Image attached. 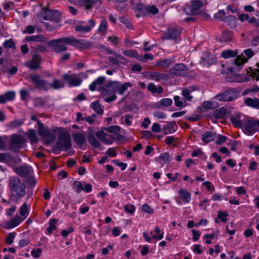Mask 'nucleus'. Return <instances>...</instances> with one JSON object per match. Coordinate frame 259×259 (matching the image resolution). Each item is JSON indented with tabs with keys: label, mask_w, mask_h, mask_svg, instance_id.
I'll return each instance as SVG.
<instances>
[{
	"label": "nucleus",
	"mask_w": 259,
	"mask_h": 259,
	"mask_svg": "<svg viewBox=\"0 0 259 259\" xmlns=\"http://www.w3.org/2000/svg\"><path fill=\"white\" fill-rule=\"evenodd\" d=\"M47 44L53 48V51L56 53L65 52L68 49L66 46L67 45L82 48H86L90 46L89 41L84 39H77L73 36L52 39L49 41Z\"/></svg>",
	"instance_id": "f257e3e1"
},
{
	"label": "nucleus",
	"mask_w": 259,
	"mask_h": 259,
	"mask_svg": "<svg viewBox=\"0 0 259 259\" xmlns=\"http://www.w3.org/2000/svg\"><path fill=\"white\" fill-rule=\"evenodd\" d=\"M132 84L130 82H125L120 84L118 81H113L108 83L106 89L101 90V95L104 101L107 103L114 101L116 99L115 93L122 95Z\"/></svg>",
	"instance_id": "f03ea898"
},
{
	"label": "nucleus",
	"mask_w": 259,
	"mask_h": 259,
	"mask_svg": "<svg viewBox=\"0 0 259 259\" xmlns=\"http://www.w3.org/2000/svg\"><path fill=\"white\" fill-rule=\"evenodd\" d=\"M8 186L11 200L18 203L26 195L25 184L18 177H11L8 180Z\"/></svg>",
	"instance_id": "7ed1b4c3"
},
{
	"label": "nucleus",
	"mask_w": 259,
	"mask_h": 259,
	"mask_svg": "<svg viewBox=\"0 0 259 259\" xmlns=\"http://www.w3.org/2000/svg\"><path fill=\"white\" fill-rule=\"evenodd\" d=\"M71 146V137L69 134H62L59 136L58 140L54 147L56 154H58L61 150L67 151Z\"/></svg>",
	"instance_id": "20e7f679"
},
{
	"label": "nucleus",
	"mask_w": 259,
	"mask_h": 259,
	"mask_svg": "<svg viewBox=\"0 0 259 259\" xmlns=\"http://www.w3.org/2000/svg\"><path fill=\"white\" fill-rule=\"evenodd\" d=\"M243 131L245 134L251 135L259 132V120L250 117H247L244 121Z\"/></svg>",
	"instance_id": "39448f33"
},
{
	"label": "nucleus",
	"mask_w": 259,
	"mask_h": 259,
	"mask_svg": "<svg viewBox=\"0 0 259 259\" xmlns=\"http://www.w3.org/2000/svg\"><path fill=\"white\" fill-rule=\"evenodd\" d=\"M25 142V139L22 136L18 134H13L10 137L9 149L13 152H17L22 148Z\"/></svg>",
	"instance_id": "423d86ee"
},
{
	"label": "nucleus",
	"mask_w": 259,
	"mask_h": 259,
	"mask_svg": "<svg viewBox=\"0 0 259 259\" xmlns=\"http://www.w3.org/2000/svg\"><path fill=\"white\" fill-rule=\"evenodd\" d=\"M237 97L236 90L231 88L218 94L214 97V99L220 102H231L236 99Z\"/></svg>",
	"instance_id": "0eeeda50"
},
{
	"label": "nucleus",
	"mask_w": 259,
	"mask_h": 259,
	"mask_svg": "<svg viewBox=\"0 0 259 259\" xmlns=\"http://www.w3.org/2000/svg\"><path fill=\"white\" fill-rule=\"evenodd\" d=\"M37 130L38 135L46 144H50L55 140L56 136L54 133L46 128L44 124H40V127Z\"/></svg>",
	"instance_id": "6e6552de"
},
{
	"label": "nucleus",
	"mask_w": 259,
	"mask_h": 259,
	"mask_svg": "<svg viewBox=\"0 0 259 259\" xmlns=\"http://www.w3.org/2000/svg\"><path fill=\"white\" fill-rule=\"evenodd\" d=\"M30 78L36 89L48 91L49 90V82L47 80L42 79L37 74H31Z\"/></svg>",
	"instance_id": "1a4fd4ad"
},
{
	"label": "nucleus",
	"mask_w": 259,
	"mask_h": 259,
	"mask_svg": "<svg viewBox=\"0 0 259 259\" xmlns=\"http://www.w3.org/2000/svg\"><path fill=\"white\" fill-rule=\"evenodd\" d=\"M205 1H200V0H193L192 4L190 5L185 6L184 11L186 14L197 15L199 13L200 8L203 6Z\"/></svg>",
	"instance_id": "9d476101"
},
{
	"label": "nucleus",
	"mask_w": 259,
	"mask_h": 259,
	"mask_svg": "<svg viewBox=\"0 0 259 259\" xmlns=\"http://www.w3.org/2000/svg\"><path fill=\"white\" fill-rule=\"evenodd\" d=\"M62 78L71 87L79 86L82 82V80L77 74L69 72L64 74L62 76Z\"/></svg>",
	"instance_id": "9b49d317"
},
{
	"label": "nucleus",
	"mask_w": 259,
	"mask_h": 259,
	"mask_svg": "<svg viewBox=\"0 0 259 259\" xmlns=\"http://www.w3.org/2000/svg\"><path fill=\"white\" fill-rule=\"evenodd\" d=\"M96 22L93 19H90L88 24H85L84 22H80L75 25L74 29L76 31L80 33H87L91 30V29L95 26Z\"/></svg>",
	"instance_id": "f8f14e48"
},
{
	"label": "nucleus",
	"mask_w": 259,
	"mask_h": 259,
	"mask_svg": "<svg viewBox=\"0 0 259 259\" xmlns=\"http://www.w3.org/2000/svg\"><path fill=\"white\" fill-rule=\"evenodd\" d=\"M245 55L247 56L246 58L243 54L238 55L234 60V64L236 66H241L247 62L248 59L251 58L254 55V52L251 49H248L244 51Z\"/></svg>",
	"instance_id": "ddd939ff"
},
{
	"label": "nucleus",
	"mask_w": 259,
	"mask_h": 259,
	"mask_svg": "<svg viewBox=\"0 0 259 259\" xmlns=\"http://www.w3.org/2000/svg\"><path fill=\"white\" fill-rule=\"evenodd\" d=\"M181 29L180 27H176L170 28L164 33L162 35L161 38L164 39H176L178 38L181 34Z\"/></svg>",
	"instance_id": "4468645a"
},
{
	"label": "nucleus",
	"mask_w": 259,
	"mask_h": 259,
	"mask_svg": "<svg viewBox=\"0 0 259 259\" xmlns=\"http://www.w3.org/2000/svg\"><path fill=\"white\" fill-rule=\"evenodd\" d=\"M41 16L45 20L56 21L60 17V13L56 10H49L44 8Z\"/></svg>",
	"instance_id": "2eb2a0df"
},
{
	"label": "nucleus",
	"mask_w": 259,
	"mask_h": 259,
	"mask_svg": "<svg viewBox=\"0 0 259 259\" xmlns=\"http://www.w3.org/2000/svg\"><path fill=\"white\" fill-rule=\"evenodd\" d=\"M41 58L40 55L35 54L33 55L31 60L25 61L24 63L25 66L29 68L31 70L39 68Z\"/></svg>",
	"instance_id": "dca6fc26"
},
{
	"label": "nucleus",
	"mask_w": 259,
	"mask_h": 259,
	"mask_svg": "<svg viewBox=\"0 0 259 259\" xmlns=\"http://www.w3.org/2000/svg\"><path fill=\"white\" fill-rule=\"evenodd\" d=\"M148 76L151 80L156 82L165 81L169 78V75L167 73L158 71L149 72Z\"/></svg>",
	"instance_id": "f3484780"
},
{
	"label": "nucleus",
	"mask_w": 259,
	"mask_h": 259,
	"mask_svg": "<svg viewBox=\"0 0 259 259\" xmlns=\"http://www.w3.org/2000/svg\"><path fill=\"white\" fill-rule=\"evenodd\" d=\"M97 138L104 144H111L114 140L113 136L102 131H98L96 133Z\"/></svg>",
	"instance_id": "a211bd4d"
},
{
	"label": "nucleus",
	"mask_w": 259,
	"mask_h": 259,
	"mask_svg": "<svg viewBox=\"0 0 259 259\" xmlns=\"http://www.w3.org/2000/svg\"><path fill=\"white\" fill-rule=\"evenodd\" d=\"M32 171V168L27 165H23L15 168V172L22 178L27 177Z\"/></svg>",
	"instance_id": "6ab92c4d"
},
{
	"label": "nucleus",
	"mask_w": 259,
	"mask_h": 259,
	"mask_svg": "<svg viewBox=\"0 0 259 259\" xmlns=\"http://www.w3.org/2000/svg\"><path fill=\"white\" fill-rule=\"evenodd\" d=\"M188 67L183 63H178L169 70L170 74L180 75L183 71L188 70Z\"/></svg>",
	"instance_id": "aec40b11"
},
{
	"label": "nucleus",
	"mask_w": 259,
	"mask_h": 259,
	"mask_svg": "<svg viewBox=\"0 0 259 259\" xmlns=\"http://www.w3.org/2000/svg\"><path fill=\"white\" fill-rule=\"evenodd\" d=\"M102 1L99 0H80L78 1V4L81 6H83L86 10H89L92 8L94 5L99 4L101 5Z\"/></svg>",
	"instance_id": "412c9836"
},
{
	"label": "nucleus",
	"mask_w": 259,
	"mask_h": 259,
	"mask_svg": "<svg viewBox=\"0 0 259 259\" xmlns=\"http://www.w3.org/2000/svg\"><path fill=\"white\" fill-rule=\"evenodd\" d=\"M171 160V156L168 152L162 153L158 157L155 158V161L160 163L161 166L169 163Z\"/></svg>",
	"instance_id": "4be33fe9"
},
{
	"label": "nucleus",
	"mask_w": 259,
	"mask_h": 259,
	"mask_svg": "<svg viewBox=\"0 0 259 259\" xmlns=\"http://www.w3.org/2000/svg\"><path fill=\"white\" fill-rule=\"evenodd\" d=\"M105 77L100 76L98 77L94 81L92 82L89 85V89L91 91H94L96 90L101 89L102 85L105 81Z\"/></svg>",
	"instance_id": "5701e85b"
},
{
	"label": "nucleus",
	"mask_w": 259,
	"mask_h": 259,
	"mask_svg": "<svg viewBox=\"0 0 259 259\" xmlns=\"http://www.w3.org/2000/svg\"><path fill=\"white\" fill-rule=\"evenodd\" d=\"M244 104L247 106L259 110V98L256 97L246 98L244 100Z\"/></svg>",
	"instance_id": "b1692460"
},
{
	"label": "nucleus",
	"mask_w": 259,
	"mask_h": 259,
	"mask_svg": "<svg viewBox=\"0 0 259 259\" xmlns=\"http://www.w3.org/2000/svg\"><path fill=\"white\" fill-rule=\"evenodd\" d=\"M197 89V88L195 86H189L182 89V94L186 100L191 101L193 97L190 95V93L196 91Z\"/></svg>",
	"instance_id": "393cba45"
},
{
	"label": "nucleus",
	"mask_w": 259,
	"mask_h": 259,
	"mask_svg": "<svg viewBox=\"0 0 259 259\" xmlns=\"http://www.w3.org/2000/svg\"><path fill=\"white\" fill-rule=\"evenodd\" d=\"M15 93L14 91H8L3 95H0V103L5 104L7 101H11L15 98Z\"/></svg>",
	"instance_id": "a878e982"
},
{
	"label": "nucleus",
	"mask_w": 259,
	"mask_h": 259,
	"mask_svg": "<svg viewBox=\"0 0 259 259\" xmlns=\"http://www.w3.org/2000/svg\"><path fill=\"white\" fill-rule=\"evenodd\" d=\"M26 41H36L45 42L48 41V38L42 34L27 36L25 37Z\"/></svg>",
	"instance_id": "bb28decb"
},
{
	"label": "nucleus",
	"mask_w": 259,
	"mask_h": 259,
	"mask_svg": "<svg viewBox=\"0 0 259 259\" xmlns=\"http://www.w3.org/2000/svg\"><path fill=\"white\" fill-rule=\"evenodd\" d=\"M225 12L224 10L219 11L217 13L214 14V18L220 21H226L227 19H229L232 21H235L236 18L234 16L230 15L225 17Z\"/></svg>",
	"instance_id": "cd10ccee"
},
{
	"label": "nucleus",
	"mask_w": 259,
	"mask_h": 259,
	"mask_svg": "<svg viewBox=\"0 0 259 259\" xmlns=\"http://www.w3.org/2000/svg\"><path fill=\"white\" fill-rule=\"evenodd\" d=\"M74 142L78 145L81 146L84 144L86 137L84 134L81 133H76L72 134Z\"/></svg>",
	"instance_id": "c85d7f7f"
},
{
	"label": "nucleus",
	"mask_w": 259,
	"mask_h": 259,
	"mask_svg": "<svg viewBox=\"0 0 259 259\" xmlns=\"http://www.w3.org/2000/svg\"><path fill=\"white\" fill-rule=\"evenodd\" d=\"M178 194L180 198L184 203H189L191 200V195L187 190L181 189L178 191Z\"/></svg>",
	"instance_id": "c756f323"
},
{
	"label": "nucleus",
	"mask_w": 259,
	"mask_h": 259,
	"mask_svg": "<svg viewBox=\"0 0 259 259\" xmlns=\"http://www.w3.org/2000/svg\"><path fill=\"white\" fill-rule=\"evenodd\" d=\"M214 62L212 56L208 54H204L201 58L200 63L203 66H209Z\"/></svg>",
	"instance_id": "7c9ffc66"
},
{
	"label": "nucleus",
	"mask_w": 259,
	"mask_h": 259,
	"mask_svg": "<svg viewBox=\"0 0 259 259\" xmlns=\"http://www.w3.org/2000/svg\"><path fill=\"white\" fill-rule=\"evenodd\" d=\"M24 219H22L19 216H16L10 219L7 223L6 225L9 228H13L19 225L23 221Z\"/></svg>",
	"instance_id": "2f4dec72"
},
{
	"label": "nucleus",
	"mask_w": 259,
	"mask_h": 259,
	"mask_svg": "<svg viewBox=\"0 0 259 259\" xmlns=\"http://www.w3.org/2000/svg\"><path fill=\"white\" fill-rule=\"evenodd\" d=\"M147 90L152 94H160L162 93L163 89L161 86L157 87L154 83H149L147 85Z\"/></svg>",
	"instance_id": "473e14b6"
},
{
	"label": "nucleus",
	"mask_w": 259,
	"mask_h": 259,
	"mask_svg": "<svg viewBox=\"0 0 259 259\" xmlns=\"http://www.w3.org/2000/svg\"><path fill=\"white\" fill-rule=\"evenodd\" d=\"M238 56L237 50H231L230 49L222 51L221 56L224 59H228L229 58L235 57Z\"/></svg>",
	"instance_id": "72a5a7b5"
},
{
	"label": "nucleus",
	"mask_w": 259,
	"mask_h": 259,
	"mask_svg": "<svg viewBox=\"0 0 259 259\" xmlns=\"http://www.w3.org/2000/svg\"><path fill=\"white\" fill-rule=\"evenodd\" d=\"M176 128H177V125L175 122L168 123L163 126L162 131L164 134H167L174 133L176 131Z\"/></svg>",
	"instance_id": "f704fd0d"
},
{
	"label": "nucleus",
	"mask_w": 259,
	"mask_h": 259,
	"mask_svg": "<svg viewBox=\"0 0 259 259\" xmlns=\"http://www.w3.org/2000/svg\"><path fill=\"white\" fill-rule=\"evenodd\" d=\"M49 84L50 85L49 90L51 89L58 90L60 88H63L64 87L63 82L57 78L54 79L53 82L52 83H49Z\"/></svg>",
	"instance_id": "c9c22d12"
},
{
	"label": "nucleus",
	"mask_w": 259,
	"mask_h": 259,
	"mask_svg": "<svg viewBox=\"0 0 259 259\" xmlns=\"http://www.w3.org/2000/svg\"><path fill=\"white\" fill-rule=\"evenodd\" d=\"M227 113L226 109L224 107H221L215 110L213 113V116L216 119H222L226 115Z\"/></svg>",
	"instance_id": "e433bc0d"
},
{
	"label": "nucleus",
	"mask_w": 259,
	"mask_h": 259,
	"mask_svg": "<svg viewBox=\"0 0 259 259\" xmlns=\"http://www.w3.org/2000/svg\"><path fill=\"white\" fill-rule=\"evenodd\" d=\"M37 32H40L41 29H39L36 25H29L26 26L25 29L22 31L24 34H33L35 32V30Z\"/></svg>",
	"instance_id": "4c0bfd02"
},
{
	"label": "nucleus",
	"mask_w": 259,
	"mask_h": 259,
	"mask_svg": "<svg viewBox=\"0 0 259 259\" xmlns=\"http://www.w3.org/2000/svg\"><path fill=\"white\" fill-rule=\"evenodd\" d=\"M91 108H92L94 111H95L97 114L99 115H102L103 113V108L101 107L98 101H95L93 102L91 106Z\"/></svg>",
	"instance_id": "58836bf2"
},
{
	"label": "nucleus",
	"mask_w": 259,
	"mask_h": 259,
	"mask_svg": "<svg viewBox=\"0 0 259 259\" xmlns=\"http://www.w3.org/2000/svg\"><path fill=\"white\" fill-rule=\"evenodd\" d=\"M228 214L225 211H219L218 212L217 214V218L215 219V222L216 223H220V221L218 220H220V221L225 223L227 221L228 219L227 217Z\"/></svg>",
	"instance_id": "ea45409f"
},
{
	"label": "nucleus",
	"mask_w": 259,
	"mask_h": 259,
	"mask_svg": "<svg viewBox=\"0 0 259 259\" xmlns=\"http://www.w3.org/2000/svg\"><path fill=\"white\" fill-rule=\"evenodd\" d=\"M215 137V134L213 132H207L204 133L202 137V140L205 143H208L211 141H212Z\"/></svg>",
	"instance_id": "a19ab883"
},
{
	"label": "nucleus",
	"mask_w": 259,
	"mask_h": 259,
	"mask_svg": "<svg viewBox=\"0 0 259 259\" xmlns=\"http://www.w3.org/2000/svg\"><path fill=\"white\" fill-rule=\"evenodd\" d=\"M172 62L171 59H165L157 62L156 65L163 68H167L170 65Z\"/></svg>",
	"instance_id": "79ce46f5"
},
{
	"label": "nucleus",
	"mask_w": 259,
	"mask_h": 259,
	"mask_svg": "<svg viewBox=\"0 0 259 259\" xmlns=\"http://www.w3.org/2000/svg\"><path fill=\"white\" fill-rule=\"evenodd\" d=\"M26 135L30 139L31 143L35 144L37 142V137L34 130H29Z\"/></svg>",
	"instance_id": "37998d69"
},
{
	"label": "nucleus",
	"mask_w": 259,
	"mask_h": 259,
	"mask_svg": "<svg viewBox=\"0 0 259 259\" xmlns=\"http://www.w3.org/2000/svg\"><path fill=\"white\" fill-rule=\"evenodd\" d=\"M108 22L105 18H102L98 31L100 33H105L107 29Z\"/></svg>",
	"instance_id": "c03bdc74"
},
{
	"label": "nucleus",
	"mask_w": 259,
	"mask_h": 259,
	"mask_svg": "<svg viewBox=\"0 0 259 259\" xmlns=\"http://www.w3.org/2000/svg\"><path fill=\"white\" fill-rule=\"evenodd\" d=\"M29 207H27L26 203L24 202L20 207L19 212L21 217H24V220L29 214Z\"/></svg>",
	"instance_id": "a18cd8bd"
},
{
	"label": "nucleus",
	"mask_w": 259,
	"mask_h": 259,
	"mask_svg": "<svg viewBox=\"0 0 259 259\" xmlns=\"http://www.w3.org/2000/svg\"><path fill=\"white\" fill-rule=\"evenodd\" d=\"M57 222L58 221L55 219H51L49 221V226L47 229L48 234H52V232L56 229L57 227L56 226V224L57 223Z\"/></svg>",
	"instance_id": "49530a36"
},
{
	"label": "nucleus",
	"mask_w": 259,
	"mask_h": 259,
	"mask_svg": "<svg viewBox=\"0 0 259 259\" xmlns=\"http://www.w3.org/2000/svg\"><path fill=\"white\" fill-rule=\"evenodd\" d=\"M122 54L126 57H134L136 58H137L139 56L138 52L136 51L133 50H123Z\"/></svg>",
	"instance_id": "de8ad7c7"
},
{
	"label": "nucleus",
	"mask_w": 259,
	"mask_h": 259,
	"mask_svg": "<svg viewBox=\"0 0 259 259\" xmlns=\"http://www.w3.org/2000/svg\"><path fill=\"white\" fill-rule=\"evenodd\" d=\"M200 107L203 112L206 111L208 109L213 108V103L211 101L204 102Z\"/></svg>",
	"instance_id": "09e8293b"
},
{
	"label": "nucleus",
	"mask_w": 259,
	"mask_h": 259,
	"mask_svg": "<svg viewBox=\"0 0 259 259\" xmlns=\"http://www.w3.org/2000/svg\"><path fill=\"white\" fill-rule=\"evenodd\" d=\"M87 139L88 140L90 144L95 148H98L100 145V142L96 139L95 136H87Z\"/></svg>",
	"instance_id": "8fccbe9b"
},
{
	"label": "nucleus",
	"mask_w": 259,
	"mask_h": 259,
	"mask_svg": "<svg viewBox=\"0 0 259 259\" xmlns=\"http://www.w3.org/2000/svg\"><path fill=\"white\" fill-rule=\"evenodd\" d=\"M154 231H155V233L157 234V235H153L152 236V238L153 239L160 240L163 238V234L164 233L163 232L161 233V231L158 227H157V226L155 227Z\"/></svg>",
	"instance_id": "3c124183"
},
{
	"label": "nucleus",
	"mask_w": 259,
	"mask_h": 259,
	"mask_svg": "<svg viewBox=\"0 0 259 259\" xmlns=\"http://www.w3.org/2000/svg\"><path fill=\"white\" fill-rule=\"evenodd\" d=\"M3 46L6 48L16 49V45L13 39L6 40L3 44Z\"/></svg>",
	"instance_id": "603ef678"
},
{
	"label": "nucleus",
	"mask_w": 259,
	"mask_h": 259,
	"mask_svg": "<svg viewBox=\"0 0 259 259\" xmlns=\"http://www.w3.org/2000/svg\"><path fill=\"white\" fill-rule=\"evenodd\" d=\"M73 188L77 193H79L83 189V185L80 182L75 181L73 182Z\"/></svg>",
	"instance_id": "864d4df0"
},
{
	"label": "nucleus",
	"mask_w": 259,
	"mask_h": 259,
	"mask_svg": "<svg viewBox=\"0 0 259 259\" xmlns=\"http://www.w3.org/2000/svg\"><path fill=\"white\" fill-rule=\"evenodd\" d=\"M121 119L122 120L123 119H124L125 124L127 126H130L132 124L133 116L130 114H126L124 116H122L121 117Z\"/></svg>",
	"instance_id": "5fc2aeb1"
},
{
	"label": "nucleus",
	"mask_w": 259,
	"mask_h": 259,
	"mask_svg": "<svg viewBox=\"0 0 259 259\" xmlns=\"http://www.w3.org/2000/svg\"><path fill=\"white\" fill-rule=\"evenodd\" d=\"M105 130L110 133L116 134L120 132V127L118 125H112L105 128Z\"/></svg>",
	"instance_id": "6e6d98bb"
},
{
	"label": "nucleus",
	"mask_w": 259,
	"mask_h": 259,
	"mask_svg": "<svg viewBox=\"0 0 259 259\" xmlns=\"http://www.w3.org/2000/svg\"><path fill=\"white\" fill-rule=\"evenodd\" d=\"M160 106L168 107L172 104V100L169 98H163L160 100L159 102Z\"/></svg>",
	"instance_id": "4d7b16f0"
},
{
	"label": "nucleus",
	"mask_w": 259,
	"mask_h": 259,
	"mask_svg": "<svg viewBox=\"0 0 259 259\" xmlns=\"http://www.w3.org/2000/svg\"><path fill=\"white\" fill-rule=\"evenodd\" d=\"M23 123V121L20 119H15L9 123V126L11 128H15L21 126Z\"/></svg>",
	"instance_id": "13d9d810"
},
{
	"label": "nucleus",
	"mask_w": 259,
	"mask_h": 259,
	"mask_svg": "<svg viewBox=\"0 0 259 259\" xmlns=\"http://www.w3.org/2000/svg\"><path fill=\"white\" fill-rule=\"evenodd\" d=\"M232 123L237 127H242L243 128V122L239 119L236 117H232L231 118Z\"/></svg>",
	"instance_id": "bf43d9fd"
},
{
	"label": "nucleus",
	"mask_w": 259,
	"mask_h": 259,
	"mask_svg": "<svg viewBox=\"0 0 259 259\" xmlns=\"http://www.w3.org/2000/svg\"><path fill=\"white\" fill-rule=\"evenodd\" d=\"M158 10L155 6H147L145 12L152 14H156L158 13Z\"/></svg>",
	"instance_id": "052dcab7"
},
{
	"label": "nucleus",
	"mask_w": 259,
	"mask_h": 259,
	"mask_svg": "<svg viewBox=\"0 0 259 259\" xmlns=\"http://www.w3.org/2000/svg\"><path fill=\"white\" fill-rule=\"evenodd\" d=\"M15 237V233H9L5 239L6 243L8 245H11L13 243L14 239Z\"/></svg>",
	"instance_id": "680f3d73"
},
{
	"label": "nucleus",
	"mask_w": 259,
	"mask_h": 259,
	"mask_svg": "<svg viewBox=\"0 0 259 259\" xmlns=\"http://www.w3.org/2000/svg\"><path fill=\"white\" fill-rule=\"evenodd\" d=\"M7 137L0 136V150H4L6 149Z\"/></svg>",
	"instance_id": "e2e57ef3"
},
{
	"label": "nucleus",
	"mask_w": 259,
	"mask_h": 259,
	"mask_svg": "<svg viewBox=\"0 0 259 259\" xmlns=\"http://www.w3.org/2000/svg\"><path fill=\"white\" fill-rule=\"evenodd\" d=\"M175 104L177 107H184V103L182 100H181L180 97L178 96H175L174 98Z\"/></svg>",
	"instance_id": "0e129e2a"
},
{
	"label": "nucleus",
	"mask_w": 259,
	"mask_h": 259,
	"mask_svg": "<svg viewBox=\"0 0 259 259\" xmlns=\"http://www.w3.org/2000/svg\"><path fill=\"white\" fill-rule=\"evenodd\" d=\"M124 208L125 211L131 214H133L134 213L135 211V207L132 204H127L124 206Z\"/></svg>",
	"instance_id": "69168bd1"
},
{
	"label": "nucleus",
	"mask_w": 259,
	"mask_h": 259,
	"mask_svg": "<svg viewBox=\"0 0 259 259\" xmlns=\"http://www.w3.org/2000/svg\"><path fill=\"white\" fill-rule=\"evenodd\" d=\"M153 114L157 119H165L166 117V114L161 111H155Z\"/></svg>",
	"instance_id": "338daca9"
},
{
	"label": "nucleus",
	"mask_w": 259,
	"mask_h": 259,
	"mask_svg": "<svg viewBox=\"0 0 259 259\" xmlns=\"http://www.w3.org/2000/svg\"><path fill=\"white\" fill-rule=\"evenodd\" d=\"M141 209L144 212L148 213H152L153 212V209L147 204L142 205Z\"/></svg>",
	"instance_id": "774afa93"
}]
</instances>
